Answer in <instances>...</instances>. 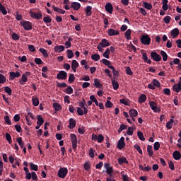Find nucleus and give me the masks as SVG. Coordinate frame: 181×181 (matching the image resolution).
Listing matches in <instances>:
<instances>
[{
  "instance_id": "1",
  "label": "nucleus",
  "mask_w": 181,
  "mask_h": 181,
  "mask_svg": "<svg viewBox=\"0 0 181 181\" xmlns=\"http://www.w3.org/2000/svg\"><path fill=\"white\" fill-rule=\"evenodd\" d=\"M140 42L144 46H149L151 44V37H149L148 34L142 35L140 38Z\"/></svg>"
},
{
  "instance_id": "2",
  "label": "nucleus",
  "mask_w": 181,
  "mask_h": 181,
  "mask_svg": "<svg viewBox=\"0 0 181 181\" xmlns=\"http://www.w3.org/2000/svg\"><path fill=\"white\" fill-rule=\"evenodd\" d=\"M20 25L21 27L24 28L25 30H33V23H30V21H20Z\"/></svg>"
},
{
  "instance_id": "3",
  "label": "nucleus",
  "mask_w": 181,
  "mask_h": 181,
  "mask_svg": "<svg viewBox=\"0 0 181 181\" xmlns=\"http://www.w3.org/2000/svg\"><path fill=\"white\" fill-rule=\"evenodd\" d=\"M110 42H108V40L107 39H103L99 43V45H98L97 49H99V52H103V48L110 47Z\"/></svg>"
},
{
  "instance_id": "4",
  "label": "nucleus",
  "mask_w": 181,
  "mask_h": 181,
  "mask_svg": "<svg viewBox=\"0 0 181 181\" xmlns=\"http://www.w3.org/2000/svg\"><path fill=\"white\" fill-rule=\"evenodd\" d=\"M68 173L69 170H67L66 168H62L57 172V177H60L61 179H64Z\"/></svg>"
},
{
  "instance_id": "5",
  "label": "nucleus",
  "mask_w": 181,
  "mask_h": 181,
  "mask_svg": "<svg viewBox=\"0 0 181 181\" xmlns=\"http://www.w3.org/2000/svg\"><path fill=\"white\" fill-rule=\"evenodd\" d=\"M160 82L158 81L157 79H153L152 82L149 83L148 88L149 90H156V88H160Z\"/></svg>"
},
{
  "instance_id": "6",
  "label": "nucleus",
  "mask_w": 181,
  "mask_h": 181,
  "mask_svg": "<svg viewBox=\"0 0 181 181\" xmlns=\"http://www.w3.org/2000/svg\"><path fill=\"white\" fill-rule=\"evenodd\" d=\"M69 137H71V142H72V148L74 151H76V149H77V136L74 134H71Z\"/></svg>"
},
{
  "instance_id": "7",
  "label": "nucleus",
  "mask_w": 181,
  "mask_h": 181,
  "mask_svg": "<svg viewBox=\"0 0 181 181\" xmlns=\"http://www.w3.org/2000/svg\"><path fill=\"white\" fill-rule=\"evenodd\" d=\"M57 78L61 81H65L67 78V73L65 71H60L57 74Z\"/></svg>"
},
{
  "instance_id": "8",
  "label": "nucleus",
  "mask_w": 181,
  "mask_h": 181,
  "mask_svg": "<svg viewBox=\"0 0 181 181\" xmlns=\"http://www.w3.org/2000/svg\"><path fill=\"white\" fill-rule=\"evenodd\" d=\"M151 59H152L153 61L158 62L162 60V57L157 54V52H151Z\"/></svg>"
},
{
  "instance_id": "9",
  "label": "nucleus",
  "mask_w": 181,
  "mask_h": 181,
  "mask_svg": "<svg viewBox=\"0 0 181 181\" xmlns=\"http://www.w3.org/2000/svg\"><path fill=\"white\" fill-rule=\"evenodd\" d=\"M30 16H31L32 18H33L35 20H41V18H42V13L41 12L35 13L33 11H30Z\"/></svg>"
},
{
  "instance_id": "10",
  "label": "nucleus",
  "mask_w": 181,
  "mask_h": 181,
  "mask_svg": "<svg viewBox=\"0 0 181 181\" xmlns=\"http://www.w3.org/2000/svg\"><path fill=\"white\" fill-rule=\"evenodd\" d=\"M149 107H151V109L154 111V112H160V109H159L157 107V103H156L153 101L149 102Z\"/></svg>"
},
{
  "instance_id": "11",
  "label": "nucleus",
  "mask_w": 181,
  "mask_h": 181,
  "mask_svg": "<svg viewBox=\"0 0 181 181\" xmlns=\"http://www.w3.org/2000/svg\"><path fill=\"white\" fill-rule=\"evenodd\" d=\"M124 137H121L120 139L118 141V144H117V147L119 150H122L125 146V143L124 142Z\"/></svg>"
},
{
  "instance_id": "12",
  "label": "nucleus",
  "mask_w": 181,
  "mask_h": 181,
  "mask_svg": "<svg viewBox=\"0 0 181 181\" xmlns=\"http://www.w3.org/2000/svg\"><path fill=\"white\" fill-rule=\"evenodd\" d=\"M107 33H108V35H110V37H113L119 35V31L115 30L112 28L108 29V31H107Z\"/></svg>"
},
{
  "instance_id": "13",
  "label": "nucleus",
  "mask_w": 181,
  "mask_h": 181,
  "mask_svg": "<svg viewBox=\"0 0 181 181\" xmlns=\"http://www.w3.org/2000/svg\"><path fill=\"white\" fill-rule=\"evenodd\" d=\"M21 72H18V71L9 73V76L11 81L14 80L16 78L21 77Z\"/></svg>"
},
{
  "instance_id": "14",
  "label": "nucleus",
  "mask_w": 181,
  "mask_h": 181,
  "mask_svg": "<svg viewBox=\"0 0 181 181\" xmlns=\"http://www.w3.org/2000/svg\"><path fill=\"white\" fill-rule=\"evenodd\" d=\"M70 66L71 67L72 71H74V73H76V69L78 68L79 64L76 60H72V63Z\"/></svg>"
},
{
  "instance_id": "15",
  "label": "nucleus",
  "mask_w": 181,
  "mask_h": 181,
  "mask_svg": "<svg viewBox=\"0 0 181 181\" xmlns=\"http://www.w3.org/2000/svg\"><path fill=\"white\" fill-rule=\"evenodd\" d=\"M104 167L106 169L107 175H110L113 173V168L110 166L109 163H105Z\"/></svg>"
},
{
  "instance_id": "16",
  "label": "nucleus",
  "mask_w": 181,
  "mask_h": 181,
  "mask_svg": "<svg viewBox=\"0 0 181 181\" xmlns=\"http://www.w3.org/2000/svg\"><path fill=\"white\" fill-rule=\"evenodd\" d=\"M179 33H180V31H179L178 28H175V29H173V30H171V32H170L171 37H172L173 39H175L176 37L178 36Z\"/></svg>"
},
{
  "instance_id": "17",
  "label": "nucleus",
  "mask_w": 181,
  "mask_h": 181,
  "mask_svg": "<svg viewBox=\"0 0 181 181\" xmlns=\"http://www.w3.org/2000/svg\"><path fill=\"white\" fill-rule=\"evenodd\" d=\"M105 8L108 13H112L113 12V6L111 3H107Z\"/></svg>"
},
{
  "instance_id": "18",
  "label": "nucleus",
  "mask_w": 181,
  "mask_h": 181,
  "mask_svg": "<svg viewBox=\"0 0 181 181\" xmlns=\"http://www.w3.org/2000/svg\"><path fill=\"white\" fill-rule=\"evenodd\" d=\"M54 50L55 51V52L62 53L65 50V47H64L63 45H57V47L54 48Z\"/></svg>"
},
{
  "instance_id": "19",
  "label": "nucleus",
  "mask_w": 181,
  "mask_h": 181,
  "mask_svg": "<svg viewBox=\"0 0 181 181\" xmlns=\"http://www.w3.org/2000/svg\"><path fill=\"white\" fill-rule=\"evenodd\" d=\"M173 90L175 93H180L181 91V84H173Z\"/></svg>"
},
{
  "instance_id": "20",
  "label": "nucleus",
  "mask_w": 181,
  "mask_h": 181,
  "mask_svg": "<svg viewBox=\"0 0 181 181\" xmlns=\"http://www.w3.org/2000/svg\"><path fill=\"white\" fill-rule=\"evenodd\" d=\"M71 8H74V11H78L81 8V4L77 2H74L71 4Z\"/></svg>"
},
{
  "instance_id": "21",
  "label": "nucleus",
  "mask_w": 181,
  "mask_h": 181,
  "mask_svg": "<svg viewBox=\"0 0 181 181\" xmlns=\"http://www.w3.org/2000/svg\"><path fill=\"white\" fill-rule=\"evenodd\" d=\"M173 157L175 160H179L181 159V153L180 151H175L173 153Z\"/></svg>"
},
{
  "instance_id": "22",
  "label": "nucleus",
  "mask_w": 181,
  "mask_h": 181,
  "mask_svg": "<svg viewBox=\"0 0 181 181\" xmlns=\"http://www.w3.org/2000/svg\"><path fill=\"white\" fill-rule=\"evenodd\" d=\"M112 86H113V90H117L119 88V84L117 81H115V79L111 78Z\"/></svg>"
},
{
  "instance_id": "23",
  "label": "nucleus",
  "mask_w": 181,
  "mask_h": 181,
  "mask_svg": "<svg viewBox=\"0 0 181 181\" xmlns=\"http://www.w3.org/2000/svg\"><path fill=\"white\" fill-rule=\"evenodd\" d=\"M131 35H132V30L130 29H127V30L125 31V33L124 34L125 39H127V40H132Z\"/></svg>"
},
{
  "instance_id": "24",
  "label": "nucleus",
  "mask_w": 181,
  "mask_h": 181,
  "mask_svg": "<svg viewBox=\"0 0 181 181\" xmlns=\"http://www.w3.org/2000/svg\"><path fill=\"white\" fill-rule=\"evenodd\" d=\"M69 122V129H74V128L76 127V121L73 118H70Z\"/></svg>"
},
{
  "instance_id": "25",
  "label": "nucleus",
  "mask_w": 181,
  "mask_h": 181,
  "mask_svg": "<svg viewBox=\"0 0 181 181\" xmlns=\"http://www.w3.org/2000/svg\"><path fill=\"white\" fill-rule=\"evenodd\" d=\"M124 163L129 164L128 160H127V158H125L119 157L118 158V164L123 165Z\"/></svg>"
},
{
  "instance_id": "26",
  "label": "nucleus",
  "mask_w": 181,
  "mask_h": 181,
  "mask_svg": "<svg viewBox=\"0 0 181 181\" xmlns=\"http://www.w3.org/2000/svg\"><path fill=\"white\" fill-rule=\"evenodd\" d=\"M129 115L130 117H137V110L135 109H132L129 110Z\"/></svg>"
},
{
  "instance_id": "27",
  "label": "nucleus",
  "mask_w": 181,
  "mask_h": 181,
  "mask_svg": "<svg viewBox=\"0 0 181 181\" xmlns=\"http://www.w3.org/2000/svg\"><path fill=\"white\" fill-rule=\"evenodd\" d=\"M52 107L55 110V112L62 110V105L57 103H52Z\"/></svg>"
},
{
  "instance_id": "28",
  "label": "nucleus",
  "mask_w": 181,
  "mask_h": 181,
  "mask_svg": "<svg viewBox=\"0 0 181 181\" xmlns=\"http://www.w3.org/2000/svg\"><path fill=\"white\" fill-rule=\"evenodd\" d=\"M45 123V119L41 117V115H37V125H42Z\"/></svg>"
},
{
  "instance_id": "29",
  "label": "nucleus",
  "mask_w": 181,
  "mask_h": 181,
  "mask_svg": "<svg viewBox=\"0 0 181 181\" xmlns=\"http://www.w3.org/2000/svg\"><path fill=\"white\" fill-rule=\"evenodd\" d=\"M147 152L148 153V156L152 157L153 156V149L152 146H147Z\"/></svg>"
},
{
  "instance_id": "30",
  "label": "nucleus",
  "mask_w": 181,
  "mask_h": 181,
  "mask_svg": "<svg viewBox=\"0 0 181 181\" xmlns=\"http://www.w3.org/2000/svg\"><path fill=\"white\" fill-rule=\"evenodd\" d=\"M52 10H54V11L57 12V13H60L62 15L65 14L66 11L59 8L57 7H55V6H52Z\"/></svg>"
},
{
  "instance_id": "31",
  "label": "nucleus",
  "mask_w": 181,
  "mask_h": 181,
  "mask_svg": "<svg viewBox=\"0 0 181 181\" xmlns=\"http://www.w3.org/2000/svg\"><path fill=\"white\" fill-rule=\"evenodd\" d=\"M94 86L97 88H100L103 87V84L100 83V81L98 78L94 79Z\"/></svg>"
},
{
  "instance_id": "32",
  "label": "nucleus",
  "mask_w": 181,
  "mask_h": 181,
  "mask_svg": "<svg viewBox=\"0 0 181 181\" xmlns=\"http://www.w3.org/2000/svg\"><path fill=\"white\" fill-rule=\"evenodd\" d=\"M26 82H28V76H21V79L19 80L20 85L24 86Z\"/></svg>"
},
{
  "instance_id": "33",
  "label": "nucleus",
  "mask_w": 181,
  "mask_h": 181,
  "mask_svg": "<svg viewBox=\"0 0 181 181\" xmlns=\"http://www.w3.org/2000/svg\"><path fill=\"white\" fill-rule=\"evenodd\" d=\"M147 99L145 94H141L140 98H139V103H144L146 102V100Z\"/></svg>"
},
{
  "instance_id": "34",
  "label": "nucleus",
  "mask_w": 181,
  "mask_h": 181,
  "mask_svg": "<svg viewBox=\"0 0 181 181\" xmlns=\"http://www.w3.org/2000/svg\"><path fill=\"white\" fill-rule=\"evenodd\" d=\"M32 104L35 107H37L40 104V100H38V98H32Z\"/></svg>"
},
{
  "instance_id": "35",
  "label": "nucleus",
  "mask_w": 181,
  "mask_h": 181,
  "mask_svg": "<svg viewBox=\"0 0 181 181\" xmlns=\"http://www.w3.org/2000/svg\"><path fill=\"white\" fill-rule=\"evenodd\" d=\"M160 55L163 57V61L166 62L168 60V54H166L165 51L161 50Z\"/></svg>"
},
{
  "instance_id": "36",
  "label": "nucleus",
  "mask_w": 181,
  "mask_h": 181,
  "mask_svg": "<svg viewBox=\"0 0 181 181\" xmlns=\"http://www.w3.org/2000/svg\"><path fill=\"white\" fill-rule=\"evenodd\" d=\"M137 136L139 137V139H140L141 141H145V136H144V134L140 131L137 132Z\"/></svg>"
},
{
  "instance_id": "37",
  "label": "nucleus",
  "mask_w": 181,
  "mask_h": 181,
  "mask_svg": "<svg viewBox=\"0 0 181 181\" xmlns=\"http://www.w3.org/2000/svg\"><path fill=\"white\" fill-rule=\"evenodd\" d=\"M0 13H2L4 16L7 15V10H6V7L2 4H0Z\"/></svg>"
},
{
  "instance_id": "38",
  "label": "nucleus",
  "mask_w": 181,
  "mask_h": 181,
  "mask_svg": "<svg viewBox=\"0 0 181 181\" xmlns=\"http://www.w3.org/2000/svg\"><path fill=\"white\" fill-rule=\"evenodd\" d=\"M16 142L19 144L20 148H24V142H23V139H21V137H18L16 139Z\"/></svg>"
},
{
  "instance_id": "39",
  "label": "nucleus",
  "mask_w": 181,
  "mask_h": 181,
  "mask_svg": "<svg viewBox=\"0 0 181 181\" xmlns=\"http://www.w3.org/2000/svg\"><path fill=\"white\" fill-rule=\"evenodd\" d=\"M11 39L13 40H19V39H21V36H19V35L18 34H16V33H13L12 34H11Z\"/></svg>"
},
{
  "instance_id": "40",
  "label": "nucleus",
  "mask_w": 181,
  "mask_h": 181,
  "mask_svg": "<svg viewBox=\"0 0 181 181\" xmlns=\"http://www.w3.org/2000/svg\"><path fill=\"white\" fill-rule=\"evenodd\" d=\"M91 9H92V7L90 6H86V16H91V13H92Z\"/></svg>"
},
{
  "instance_id": "41",
  "label": "nucleus",
  "mask_w": 181,
  "mask_h": 181,
  "mask_svg": "<svg viewBox=\"0 0 181 181\" xmlns=\"http://www.w3.org/2000/svg\"><path fill=\"white\" fill-rule=\"evenodd\" d=\"M64 93L66 94H69V95L72 94V93H74V89L72 88V87L68 86L67 88L65 89Z\"/></svg>"
},
{
  "instance_id": "42",
  "label": "nucleus",
  "mask_w": 181,
  "mask_h": 181,
  "mask_svg": "<svg viewBox=\"0 0 181 181\" xmlns=\"http://www.w3.org/2000/svg\"><path fill=\"white\" fill-rule=\"evenodd\" d=\"M110 49H108V48H107V49L105 51V52H103V57L106 58V59H110Z\"/></svg>"
},
{
  "instance_id": "43",
  "label": "nucleus",
  "mask_w": 181,
  "mask_h": 181,
  "mask_svg": "<svg viewBox=\"0 0 181 181\" xmlns=\"http://www.w3.org/2000/svg\"><path fill=\"white\" fill-rule=\"evenodd\" d=\"M88 152H89V157H90V158H94L95 150H93V148H89Z\"/></svg>"
},
{
  "instance_id": "44",
  "label": "nucleus",
  "mask_w": 181,
  "mask_h": 181,
  "mask_svg": "<svg viewBox=\"0 0 181 181\" xmlns=\"http://www.w3.org/2000/svg\"><path fill=\"white\" fill-rule=\"evenodd\" d=\"M127 127L128 126L125 124H120L118 129V133L120 134L122 132H123V130L127 129Z\"/></svg>"
},
{
  "instance_id": "45",
  "label": "nucleus",
  "mask_w": 181,
  "mask_h": 181,
  "mask_svg": "<svg viewBox=\"0 0 181 181\" xmlns=\"http://www.w3.org/2000/svg\"><path fill=\"white\" fill-rule=\"evenodd\" d=\"M4 92H6L8 95H12V89H11V88L8 86L4 87Z\"/></svg>"
},
{
  "instance_id": "46",
  "label": "nucleus",
  "mask_w": 181,
  "mask_h": 181,
  "mask_svg": "<svg viewBox=\"0 0 181 181\" xmlns=\"http://www.w3.org/2000/svg\"><path fill=\"white\" fill-rule=\"evenodd\" d=\"M91 59H93L95 62H98L100 60L99 54H95L91 55Z\"/></svg>"
},
{
  "instance_id": "47",
  "label": "nucleus",
  "mask_w": 181,
  "mask_h": 181,
  "mask_svg": "<svg viewBox=\"0 0 181 181\" xmlns=\"http://www.w3.org/2000/svg\"><path fill=\"white\" fill-rule=\"evenodd\" d=\"M30 168L33 171H37L38 170V166L37 165L33 164V163H30Z\"/></svg>"
},
{
  "instance_id": "48",
  "label": "nucleus",
  "mask_w": 181,
  "mask_h": 181,
  "mask_svg": "<svg viewBox=\"0 0 181 181\" xmlns=\"http://www.w3.org/2000/svg\"><path fill=\"white\" fill-rule=\"evenodd\" d=\"M144 7L145 8H147V10H151L153 8L152 4H151L150 3H147V2H144Z\"/></svg>"
},
{
  "instance_id": "49",
  "label": "nucleus",
  "mask_w": 181,
  "mask_h": 181,
  "mask_svg": "<svg viewBox=\"0 0 181 181\" xmlns=\"http://www.w3.org/2000/svg\"><path fill=\"white\" fill-rule=\"evenodd\" d=\"M40 52L43 54L44 57H48V53L47 52V50L45 49V48H40Z\"/></svg>"
},
{
  "instance_id": "50",
  "label": "nucleus",
  "mask_w": 181,
  "mask_h": 181,
  "mask_svg": "<svg viewBox=\"0 0 181 181\" xmlns=\"http://www.w3.org/2000/svg\"><path fill=\"white\" fill-rule=\"evenodd\" d=\"M66 52H67V58L72 59L74 57V54L72 50L67 49Z\"/></svg>"
},
{
  "instance_id": "51",
  "label": "nucleus",
  "mask_w": 181,
  "mask_h": 181,
  "mask_svg": "<svg viewBox=\"0 0 181 181\" xmlns=\"http://www.w3.org/2000/svg\"><path fill=\"white\" fill-rule=\"evenodd\" d=\"M74 79H75L74 74H70L69 76V83L70 84H71L72 83H74Z\"/></svg>"
},
{
  "instance_id": "52",
  "label": "nucleus",
  "mask_w": 181,
  "mask_h": 181,
  "mask_svg": "<svg viewBox=\"0 0 181 181\" xmlns=\"http://www.w3.org/2000/svg\"><path fill=\"white\" fill-rule=\"evenodd\" d=\"M159 148H160V144L159 142L154 143V145L153 146V148L154 151H158L159 150Z\"/></svg>"
},
{
  "instance_id": "53",
  "label": "nucleus",
  "mask_w": 181,
  "mask_h": 181,
  "mask_svg": "<svg viewBox=\"0 0 181 181\" xmlns=\"http://www.w3.org/2000/svg\"><path fill=\"white\" fill-rule=\"evenodd\" d=\"M6 139H7L8 143L12 144V137L8 133H6Z\"/></svg>"
},
{
  "instance_id": "54",
  "label": "nucleus",
  "mask_w": 181,
  "mask_h": 181,
  "mask_svg": "<svg viewBox=\"0 0 181 181\" xmlns=\"http://www.w3.org/2000/svg\"><path fill=\"white\" fill-rule=\"evenodd\" d=\"M101 62L105 64V66H111V62L106 59H103Z\"/></svg>"
},
{
  "instance_id": "55",
  "label": "nucleus",
  "mask_w": 181,
  "mask_h": 181,
  "mask_svg": "<svg viewBox=\"0 0 181 181\" xmlns=\"http://www.w3.org/2000/svg\"><path fill=\"white\" fill-rule=\"evenodd\" d=\"M43 22L45 23H52V18H50L49 16H45L43 18Z\"/></svg>"
},
{
  "instance_id": "56",
  "label": "nucleus",
  "mask_w": 181,
  "mask_h": 181,
  "mask_svg": "<svg viewBox=\"0 0 181 181\" xmlns=\"http://www.w3.org/2000/svg\"><path fill=\"white\" fill-rule=\"evenodd\" d=\"M134 132V127H128L127 134L129 136H132Z\"/></svg>"
},
{
  "instance_id": "57",
  "label": "nucleus",
  "mask_w": 181,
  "mask_h": 181,
  "mask_svg": "<svg viewBox=\"0 0 181 181\" xmlns=\"http://www.w3.org/2000/svg\"><path fill=\"white\" fill-rule=\"evenodd\" d=\"M170 20L171 17L169 16H165V18H164L163 19L164 23H165V24H169L170 23Z\"/></svg>"
},
{
  "instance_id": "58",
  "label": "nucleus",
  "mask_w": 181,
  "mask_h": 181,
  "mask_svg": "<svg viewBox=\"0 0 181 181\" xmlns=\"http://www.w3.org/2000/svg\"><path fill=\"white\" fill-rule=\"evenodd\" d=\"M134 148H135L136 151H137V152H139V153L142 155V150H141L140 146L135 144L134 146Z\"/></svg>"
},
{
  "instance_id": "59",
  "label": "nucleus",
  "mask_w": 181,
  "mask_h": 181,
  "mask_svg": "<svg viewBox=\"0 0 181 181\" xmlns=\"http://www.w3.org/2000/svg\"><path fill=\"white\" fill-rule=\"evenodd\" d=\"M105 106L107 108H111L113 106V103H112V102L110 100H107L106 103L105 104Z\"/></svg>"
},
{
  "instance_id": "60",
  "label": "nucleus",
  "mask_w": 181,
  "mask_h": 181,
  "mask_svg": "<svg viewBox=\"0 0 181 181\" xmlns=\"http://www.w3.org/2000/svg\"><path fill=\"white\" fill-rule=\"evenodd\" d=\"M119 103L123 104L124 105H127L128 106L129 105V102L127 100H125V99H120L119 100Z\"/></svg>"
},
{
  "instance_id": "61",
  "label": "nucleus",
  "mask_w": 181,
  "mask_h": 181,
  "mask_svg": "<svg viewBox=\"0 0 181 181\" xmlns=\"http://www.w3.org/2000/svg\"><path fill=\"white\" fill-rule=\"evenodd\" d=\"M0 83L1 84H4L6 83V77L1 74H0Z\"/></svg>"
},
{
  "instance_id": "62",
  "label": "nucleus",
  "mask_w": 181,
  "mask_h": 181,
  "mask_svg": "<svg viewBox=\"0 0 181 181\" xmlns=\"http://www.w3.org/2000/svg\"><path fill=\"white\" fill-rule=\"evenodd\" d=\"M125 71L127 75L132 76L133 73L130 67L127 66Z\"/></svg>"
},
{
  "instance_id": "63",
  "label": "nucleus",
  "mask_w": 181,
  "mask_h": 181,
  "mask_svg": "<svg viewBox=\"0 0 181 181\" xmlns=\"http://www.w3.org/2000/svg\"><path fill=\"white\" fill-rule=\"evenodd\" d=\"M32 180L33 181H37L38 180V177H37L36 173L32 172V177H31Z\"/></svg>"
},
{
  "instance_id": "64",
  "label": "nucleus",
  "mask_w": 181,
  "mask_h": 181,
  "mask_svg": "<svg viewBox=\"0 0 181 181\" xmlns=\"http://www.w3.org/2000/svg\"><path fill=\"white\" fill-rule=\"evenodd\" d=\"M95 140H98V142H99L100 144L103 143V134H100L98 136V138L96 139Z\"/></svg>"
}]
</instances>
